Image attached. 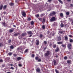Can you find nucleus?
Instances as JSON below:
<instances>
[{
  "mask_svg": "<svg viewBox=\"0 0 73 73\" xmlns=\"http://www.w3.org/2000/svg\"><path fill=\"white\" fill-rule=\"evenodd\" d=\"M58 44H62V42H57Z\"/></svg>",
  "mask_w": 73,
  "mask_h": 73,
  "instance_id": "16",
  "label": "nucleus"
},
{
  "mask_svg": "<svg viewBox=\"0 0 73 73\" xmlns=\"http://www.w3.org/2000/svg\"><path fill=\"white\" fill-rule=\"evenodd\" d=\"M0 62H3V60L2 59H1L0 60Z\"/></svg>",
  "mask_w": 73,
  "mask_h": 73,
  "instance_id": "49",
  "label": "nucleus"
},
{
  "mask_svg": "<svg viewBox=\"0 0 73 73\" xmlns=\"http://www.w3.org/2000/svg\"><path fill=\"white\" fill-rule=\"evenodd\" d=\"M60 16L61 17H62V16H63V14H62V13H60Z\"/></svg>",
  "mask_w": 73,
  "mask_h": 73,
  "instance_id": "36",
  "label": "nucleus"
},
{
  "mask_svg": "<svg viewBox=\"0 0 73 73\" xmlns=\"http://www.w3.org/2000/svg\"><path fill=\"white\" fill-rule=\"evenodd\" d=\"M62 47H65V45H62Z\"/></svg>",
  "mask_w": 73,
  "mask_h": 73,
  "instance_id": "58",
  "label": "nucleus"
},
{
  "mask_svg": "<svg viewBox=\"0 0 73 73\" xmlns=\"http://www.w3.org/2000/svg\"><path fill=\"white\" fill-rule=\"evenodd\" d=\"M10 48H11V49H13L14 48L13 46H10Z\"/></svg>",
  "mask_w": 73,
  "mask_h": 73,
  "instance_id": "35",
  "label": "nucleus"
},
{
  "mask_svg": "<svg viewBox=\"0 0 73 73\" xmlns=\"http://www.w3.org/2000/svg\"><path fill=\"white\" fill-rule=\"evenodd\" d=\"M31 25H33L34 24V22L33 21H32L31 23Z\"/></svg>",
  "mask_w": 73,
  "mask_h": 73,
  "instance_id": "21",
  "label": "nucleus"
},
{
  "mask_svg": "<svg viewBox=\"0 0 73 73\" xmlns=\"http://www.w3.org/2000/svg\"><path fill=\"white\" fill-rule=\"evenodd\" d=\"M60 27H64V24L62 23H61L60 25Z\"/></svg>",
  "mask_w": 73,
  "mask_h": 73,
  "instance_id": "23",
  "label": "nucleus"
},
{
  "mask_svg": "<svg viewBox=\"0 0 73 73\" xmlns=\"http://www.w3.org/2000/svg\"><path fill=\"white\" fill-rule=\"evenodd\" d=\"M36 44L37 45H39V40H36Z\"/></svg>",
  "mask_w": 73,
  "mask_h": 73,
  "instance_id": "6",
  "label": "nucleus"
},
{
  "mask_svg": "<svg viewBox=\"0 0 73 73\" xmlns=\"http://www.w3.org/2000/svg\"><path fill=\"white\" fill-rule=\"evenodd\" d=\"M69 37H73L72 35H69Z\"/></svg>",
  "mask_w": 73,
  "mask_h": 73,
  "instance_id": "48",
  "label": "nucleus"
},
{
  "mask_svg": "<svg viewBox=\"0 0 73 73\" xmlns=\"http://www.w3.org/2000/svg\"><path fill=\"white\" fill-rule=\"evenodd\" d=\"M69 12H66V15H69Z\"/></svg>",
  "mask_w": 73,
  "mask_h": 73,
  "instance_id": "31",
  "label": "nucleus"
},
{
  "mask_svg": "<svg viewBox=\"0 0 73 73\" xmlns=\"http://www.w3.org/2000/svg\"><path fill=\"white\" fill-rule=\"evenodd\" d=\"M2 23L4 27H5V26H6V25H5V22H3Z\"/></svg>",
  "mask_w": 73,
  "mask_h": 73,
  "instance_id": "19",
  "label": "nucleus"
},
{
  "mask_svg": "<svg viewBox=\"0 0 73 73\" xmlns=\"http://www.w3.org/2000/svg\"><path fill=\"white\" fill-rule=\"evenodd\" d=\"M36 71L37 72H38V73H39L40 72V68H37L36 69Z\"/></svg>",
  "mask_w": 73,
  "mask_h": 73,
  "instance_id": "8",
  "label": "nucleus"
},
{
  "mask_svg": "<svg viewBox=\"0 0 73 73\" xmlns=\"http://www.w3.org/2000/svg\"><path fill=\"white\" fill-rule=\"evenodd\" d=\"M58 1L60 2V3H61V4H63V3L62 2V1H61V0H58Z\"/></svg>",
  "mask_w": 73,
  "mask_h": 73,
  "instance_id": "22",
  "label": "nucleus"
},
{
  "mask_svg": "<svg viewBox=\"0 0 73 73\" xmlns=\"http://www.w3.org/2000/svg\"><path fill=\"white\" fill-rule=\"evenodd\" d=\"M41 16V17H42L43 16H44V15H43V14H42L40 15Z\"/></svg>",
  "mask_w": 73,
  "mask_h": 73,
  "instance_id": "54",
  "label": "nucleus"
},
{
  "mask_svg": "<svg viewBox=\"0 0 73 73\" xmlns=\"http://www.w3.org/2000/svg\"><path fill=\"white\" fill-rule=\"evenodd\" d=\"M7 73H11L10 72H7Z\"/></svg>",
  "mask_w": 73,
  "mask_h": 73,
  "instance_id": "60",
  "label": "nucleus"
},
{
  "mask_svg": "<svg viewBox=\"0 0 73 73\" xmlns=\"http://www.w3.org/2000/svg\"><path fill=\"white\" fill-rule=\"evenodd\" d=\"M32 57H35V54H32Z\"/></svg>",
  "mask_w": 73,
  "mask_h": 73,
  "instance_id": "45",
  "label": "nucleus"
},
{
  "mask_svg": "<svg viewBox=\"0 0 73 73\" xmlns=\"http://www.w3.org/2000/svg\"><path fill=\"white\" fill-rule=\"evenodd\" d=\"M27 20L29 21H30L31 20V18H28Z\"/></svg>",
  "mask_w": 73,
  "mask_h": 73,
  "instance_id": "37",
  "label": "nucleus"
},
{
  "mask_svg": "<svg viewBox=\"0 0 73 73\" xmlns=\"http://www.w3.org/2000/svg\"><path fill=\"white\" fill-rule=\"evenodd\" d=\"M70 7H73V4H70Z\"/></svg>",
  "mask_w": 73,
  "mask_h": 73,
  "instance_id": "40",
  "label": "nucleus"
},
{
  "mask_svg": "<svg viewBox=\"0 0 73 73\" xmlns=\"http://www.w3.org/2000/svg\"><path fill=\"white\" fill-rule=\"evenodd\" d=\"M56 15V12H53L52 13H50L49 15L50 16H53V15Z\"/></svg>",
  "mask_w": 73,
  "mask_h": 73,
  "instance_id": "4",
  "label": "nucleus"
},
{
  "mask_svg": "<svg viewBox=\"0 0 73 73\" xmlns=\"http://www.w3.org/2000/svg\"><path fill=\"white\" fill-rule=\"evenodd\" d=\"M53 47L54 48H56V44L53 45Z\"/></svg>",
  "mask_w": 73,
  "mask_h": 73,
  "instance_id": "29",
  "label": "nucleus"
},
{
  "mask_svg": "<svg viewBox=\"0 0 73 73\" xmlns=\"http://www.w3.org/2000/svg\"><path fill=\"white\" fill-rule=\"evenodd\" d=\"M27 35V34L26 33H23L22 34V36H25Z\"/></svg>",
  "mask_w": 73,
  "mask_h": 73,
  "instance_id": "14",
  "label": "nucleus"
},
{
  "mask_svg": "<svg viewBox=\"0 0 73 73\" xmlns=\"http://www.w3.org/2000/svg\"><path fill=\"white\" fill-rule=\"evenodd\" d=\"M56 20V18L55 17H52L50 19V21L51 22H53Z\"/></svg>",
  "mask_w": 73,
  "mask_h": 73,
  "instance_id": "2",
  "label": "nucleus"
},
{
  "mask_svg": "<svg viewBox=\"0 0 73 73\" xmlns=\"http://www.w3.org/2000/svg\"><path fill=\"white\" fill-rule=\"evenodd\" d=\"M18 35H20V33H16L14 35V36H18Z\"/></svg>",
  "mask_w": 73,
  "mask_h": 73,
  "instance_id": "17",
  "label": "nucleus"
},
{
  "mask_svg": "<svg viewBox=\"0 0 73 73\" xmlns=\"http://www.w3.org/2000/svg\"><path fill=\"white\" fill-rule=\"evenodd\" d=\"M48 2H50L51 0H48Z\"/></svg>",
  "mask_w": 73,
  "mask_h": 73,
  "instance_id": "59",
  "label": "nucleus"
},
{
  "mask_svg": "<svg viewBox=\"0 0 73 73\" xmlns=\"http://www.w3.org/2000/svg\"><path fill=\"white\" fill-rule=\"evenodd\" d=\"M44 44H47V42L46 41H44Z\"/></svg>",
  "mask_w": 73,
  "mask_h": 73,
  "instance_id": "43",
  "label": "nucleus"
},
{
  "mask_svg": "<svg viewBox=\"0 0 73 73\" xmlns=\"http://www.w3.org/2000/svg\"><path fill=\"white\" fill-rule=\"evenodd\" d=\"M45 19H43V22H45Z\"/></svg>",
  "mask_w": 73,
  "mask_h": 73,
  "instance_id": "56",
  "label": "nucleus"
},
{
  "mask_svg": "<svg viewBox=\"0 0 73 73\" xmlns=\"http://www.w3.org/2000/svg\"><path fill=\"white\" fill-rule=\"evenodd\" d=\"M39 15L38 14V15H36V17H39Z\"/></svg>",
  "mask_w": 73,
  "mask_h": 73,
  "instance_id": "53",
  "label": "nucleus"
},
{
  "mask_svg": "<svg viewBox=\"0 0 73 73\" xmlns=\"http://www.w3.org/2000/svg\"><path fill=\"white\" fill-rule=\"evenodd\" d=\"M62 33H63V31H60L59 33H58V34H60H60H62Z\"/></svg>",
  "mask_w": 73,
  "mask_h": 73,
  "instance_id": "26",
  "label": "nucleus"
},
{
  "mask_svg": "<svg viewBox=\"0 0 73 73\" xmlns=\"http://www.w3.org/2000/svg\"><path fill=\"white\" fill-rule=\"evenodd\" d=\"M71 1V0H67V1L69 2V1Z\"/></svg>",
  "mask_w": 73,
  "mask_h": 73,
  "instance_id": "57",
  "label": "nucleus"
},
{
  "mask_svg": "<svg viewBox=\"0 0 73 73\" xmlns=\"http://www.w3.org/2000/svg\"><path fill=\"white\" fill-rule=\"evenodd\" d=\"M16 56H17V55L16 54H14V57H16Z\"/></svg>",
  "mask_w": 73,
  "mask_h": 73,
  "instance_id": "55",
  "label": "nucleus"
},
{
  "mask_svg": "<svg viewBox=\"0 0 73 73\" xmlns=\"http://www.w3.org/2000/svg\"><path fill=\"white\" fill-rule=\"evenodd\" d=\"M55 71H56V73H58V70H57L56 69H55Z\"/></svg>",
  "mask_w": 73,
  "mask_h": 73,
  "instance_id": "42",
  "label": "nucleus"
},
{
  "mask_svg": "<svg viewBox=\"0 0 73 73\" xmlns=\"http://www.w3.org/2000/svg\"><path fill=\"white\" fill-rule=\"evenodd\" d=\"M42 28L43 29H45V26L44 25L42 26Z\"/></svg>",
  "mask_w": 73,
  "mask_h": 73,
  "instance_id": "30",
  "label": "nucleus"
},
{
  "mask_svg": "<svg viewBox=\"0 0 73 73\" xmlns=\"http://www.w3.org/2000/svg\"><path fill=\"white\" fill-rule=\"evenodd\" d=\"M54 65H56V60H54Z\"/></svg>",
  "mask_w": 73,
  "mask_h": 73,
  "instance_id": "18",
  "label": "nucleus"
},
{
  "mask_svg": "<svg viewBox=\"0 0 73 73\" xmlns=\"http://www.w3.org/2000/svg\"><path fill=\"white\" fill-rule=\"evenodd\" d=\"M50 54V52L48 50L44 54V56L46 57H47V56H48Z\"/></svg>",
  "mask_w": 73,
  "mask_h": 73,
  "instance_id": "1",
  "label": "nucleus"
},
{
  "mask_svg": "<svg viewBox=\"0 0 73 73\" xmlns=\"http://www.w3.org/2000/svg\"><path fill=\"white\" fill-rule=\"evenodd\" d=\"M13 31H14V29H11L9 30V32L10 33H12V32H13Z\"/></svg>",
  "mask_w": 73,
  "mask_h": 73,
  "instance_id": "7",
  "label": "nucleus"
},
{
  "mask_svg": "<svg viewBox=\"0 0 73 73\" xmlns=\"http://www.w3.org/2000/svg\"><path fill=\"white\" fill-rule=\"evenodd\" d=\"M6 8H7V5H5L3 7V9H6Z\"/></svg>",
  "mask_w": 73,
  "mask_h": 73,
  "instance_id": "32",
  "label": "nucleus"
},
{
  "mask_svg": "<svg viewBox=\"0 0 73 73\" xmlns=\"http://www.w3.org/2000/svg\"><path fill=\"white\" fill-rule=\"evenodd\" d=\"M28 49H26L25 51V53H27V52H28Z\"/></svg>",
  "mask_w": 73,
  "mask_h": 73,
  "instance_id": "33",
  "label": "nucleus"
},
{
  "mask_svg": "<svg viewBox=\"0 0 73 73\" xmlns=\"http://www.w3.org/2000/svg\"><path fill=\"white\" fill-rule=\"evenodd\" d=\"M11 40H9L8 41V43H11Z\"/></svg>",
  "mask_w": 73,
  "mask_h": 73,
  "instance_id": "38",
  "label": "nucleus"
},
{
  "mask_svg": "<svg viewBox=\"0 0 73 73\" xmlns=\"http://www.w3.org/2000/svg\"><path fill=\"white\" fill-rule=\"evenodd\" d=\"M40 38H42V34H40Z\"/></svg>",
  "mask_w": 73,
  "mask_h": 73,
  "instance_id": "41",
  "label": "nucleus"
},
{
  "mask_svg": "<svg viewBox=\"0 0 73 73\" xmlns=\"http://www.w3.org/2000/svg\"><path fill=\"white\" fill-rule=\"evenodd\" d=\"M3 44H1V43H0V46H3Z\"/></svg>",
  "mask_w": 73,
  "mask_h": 73,
  "instance_id": "50",
  "label": "nucleus"
},
{
  "mask_svg": "<svg viewBox=\"0 0 73 73\" xmlns=\"http://www.w3.org/2000/svg\"><path fill=\"white\" fill-rule=\"evenodd\" d=\"M22 15L24 17H26V15L25 12L23 11L22 13Z\"/></svg>",
  "mask_w": 73,
  "mask_h": 73,
  "instance_id": "3",
  "label": "nucleus"
},
{
  "mask_svg": "<svg viewBox=\"0 0 73 73\" xmlns=\"http://www.w3.org/2000/svg\"><path fill=\"white\" fill-rule=\"evenodd\" d=\"M3 5H1L0 6V10H2L3 9Z\"/></svg>",
  "mask_w": 73,
  "mask_h": 73,
  "instance_id": "10",
  "label": "nucleus"
},
{
  "mask_svg": "<svg viewBox=\"0 0 73 73\" xmlns=\"http://www.w3.org/2000/svg\"><path fill=\"white\" fill-rule=\"evenodd\" d=\"M6 59H7V60H10V58L8 57V58H6Z\"/></svg>",
  "mask_w": 73,
  "mask_h": 73,
  "instance_id": "47",
  "label": "nucleus"
},
{
  "mask_svg": "<svg viewBox=\"0 0 73 73\" xmlns=\"http://www.w3.org/2000/svg\"><path fill=\"white\" fill-rule=\"evenodd\" d=\"M32 34L31 35L29 36V37H31L32 36Z\"/></svg>",
  "mask_w": 73,
  "mask_h": 73,
  "instance_id": "62",
  "label": "nucleus"
},
{
  "mask_svg": "<svg viewBox=\"0 0 73 73\" xmlns=\"http://www.w3.org/2000/svg\"><path fill=\"white\" fill-rule=\"evenodd\" d=\"M27 33L28 34H30V35H33L32 31H29L27 32Z\"/></svg>",
  "mask_w": 73,
  "mask_h": 73,
  "instance_id": "11",
  "label": "nucleus"
},
{
  "mask_svg": "<svg viewBox=\"0 0 73 73\" xmlns=\"http://www.w3.org/2000/svg\"><path fill=\"white\" fill-rule=\"evenodd\" d=\"M57 39L58 41H60L61 40V37L59 36L58 37Z\"/></svg>",
  "mask_w": 73,
  "mask_h": 73,
  "instance_id": "9",
  "label": "nucleus"
},
{
  "mask_svg": "<svg viewBox=\"0 0 73 73\" xmlns=\"http://www.w3.org/2000/svg\"><path fill=\"white\" fill-rule=\"evenodd\" d=\"M10 69H12V70H14V68L12 67H11Z\"/></svg>",
  "mask_w": 73,
  "mask_h": 73,
  "instance_id": "44",
  "label": "nucleus"
},
{
  "mask_svg": "<svg viewBox=\"0 0 73 73\" xmlns=\"http://www.w3.org/2000/svg\"><path fill=\"white\" fill-rule=\"evenodd\" d=\"M58 50H59V48H58V47H57L55 49V52H58Z\"/></svg>",
  "mask_w": 73,
  "mask_h": 73,
  "instance_id": "13",
  "label": "nucleus"
},
{
  "mask_svg": "<svg viewBox=\"0 0 73 73\" xmlns=\"http://www.w3.org/2000/svg\"><path fill=\"white\" fill-rule=\"evenodd\" d=\"M39 20H42V19H41V18H39Z\"/></svg>",
  "mask_w": 73,
  "mask_h": 73,
  "instance_id": "63",
  "label": "nucleus"
},
{
  "mask_svg": "<svg viewBox=\"0 0 73 73\" xmlns=\"http://www.w3.org/2000/svg\"><path fill=\"white\" fill-rule=\"evenodd\" d=\"M71 62L70 60H68L67 61V63H68V64H70Z\"/></svg>",
  "mask_w": 73,
  "mask_h": 73,
  "instance_id": "25",
  "label": "nucleus"
},
{
  "mask_svg": "<svg viewBox=\"0 0 73 73\" xmlns=\"http://www.w3.org/2000/svg\"><path fill=\"white\" fill-rule=\"evenodd\" d=\"M64 38L65 40H68V36L67 35H66L64 36Z\"/></svg>",
  "mask_w": 73,
  "mask_h": 73,
  "instance_id": "12",
  "label": "nucleus"
},
{
  "mask_svg": "<svg viewBox=\"0 0 73 73\" xmlns=\"http://www.w3.org/2000/svg\"><path fill=\"white\" fill-rule=\"evenodd\" d=\"M71 46H72V44H68V47L69 49H71V48L70 47H71Z\"/></svg>",
  "mask_w": 73,
  "mask_h": 73,
  "instance_id": "5",
  "label": "nucleus"
},
{
  "mask_svg": "<svg viewBox=\"0 0 73 73\" xmlns=\"http://www.w3.org/2000/svg\"><path fill=\"white\" fill-rule=\"evenodd\" d=\"M64 58L65 59V60H66V59L68 58V57H67L66 56H65Z\"/></svg>",
  "mask_w": 73,
  "mask_h": 73,
  "instance_id": "39",
  "label": "nucleus"
},
{
  "mask_svg": "<svg viewBox=\"0 0 73 73\" xmlns=\"http://www.w3.org/2000/svg\"><path fill=\"white\" fill-rule=\"evenodd\" d=\"M9 5L11 6H12L13 5H14V4L12 3H10Z\"/></svg>",
  "mask_w": 73,
  "mask_h": 73,
  "instance_id": "20",
  "label": "nucleus"
},
{
  "mask_svg": "<svg viewBox=\"0 0 73 73\" xmlns=\"http://www.w3.org/2000/svg\"><path fill=\"white\" fill-rule=\"evenodd\" d=\"M19 39H21L22 38V36H21V35L19 36Z\"/></svg>",
  "mask_w": 73,
  "mask_h": 73,
  "instance_id": "34",
  "label": "nucleus"
},
{
  "mask_svg": "<svg viewBox=\"0 0 73 73\" xmlns=\"http://www.w3.org/2000/svg\"><path fill=\"white\" fill-rule=\"evenodd\" d=\"M21 59V57H18L17 58V61H19V60H20Z\"/></svg>",
  "mask_w": 73,
  "mask_h": 73,
  "instance_id": "15",
  "label": "nucleus"
},
{
  "mask_svg": "<svg viewBox=\"0 0 73 73\" xmlns=\"http://www.w3.org/2000/svg\"><path fill=\"white\" fill-rule=\"evenodd\" d=\"M35 59L36 60H38V57L37 56H36L35 57Z\"/></svg>",
  "mask_w": 73,
  "mask_h": 73,
  "instance_id": "24",
  "label": "nucleus"
},
{
  "mask_svg": "<svg viewBox=\"0 0 73 73\" xmlns=\"http://www.w3.org/2000/svg\"><path fill=\"white\" fill-rule=\"evenodd\" d=\"M19 66H22V65H21V64H19Z\"/></svg>",
  "mask_w": 73,
  "mask_h": 73,
  "instance_id": "52",
  "label": "nucleus"
},
{
  "mask_svg": "<svg viewBox=\"0 0 73 73\" xmlns=\"http://www.w3.org/2000/svg\"><path fill=\"white\" fill-rule=\"evenodd\" d=\"M70 42H73V40L72 39H70Z\"/></svg>",
  "mask_w": 73,
  "mask_h": 73,
  "instance_id": "27",
  "label": "nucleus"
},
{
  "mask_svg": "<svg viewBox=\"0 0 73 73\" xmlns=\"http://www.w3.org/2000/svg\"><path fill=\"white\" fill-rule=\"evenodd\" d=\"M52 44H50V45H49V46H50V47H52Z\"/></svg>",
  "mask_w": 73,
  "mask_h": 73,
  "instance_id": "51",
  "label": "nucleus"
},
{
  "mask_svg": "<svg viewBox=\"0 0 73 73\" xmlns=\"http://www.w3.org/2000/svg\"><path fill=\"white\" fill-rule=\"evenodd\" d=\"M41 61V59H39L38 60V61L39 62H40V61Z\"/></svg>",
  "mask_w": 73,
  "mask_h": 73,
  "instance_id": "46",
  "label": "nucleus"
},
{
  "mask_svg": "<svg viewBox=\"0 0 73 73\" xmlns=\"http://www.w3.org/2000/svg\"><path fill=\"white\" fill-rule=\"evenodd\" d=\"M13 27H16V25H13Z\"/></svg>",
  "mask_w": 73,
  "mask_h": 73,
  "instance_id": "61",
  "label": "nucleus"
},
{
  "mask_svg": "<svg viewBox=\"0 0 73 73\" xmlns=\"http://www.w3.org/2000/svg\"><path fill=\"white\" fill-rule=\"evenodd\" d=\"M10 65H11V66H13V64H11Z\"/></svg>",
  "mask_w": 73,
  "mask_h": 73,
  "instance_id": "64",
  "label": "nucleus"
},
{
  "mask_svg": "<svg viewBox=\"0 0 73 73\" xmlns=\"http://www.w3.org/2000/svg\"><path fill=\"white\" fill-rule=\"evenodd\" d=\"M8 54L9 56H11V55L12 54V53L11 52H9L8 53Z\"/></svg>",
  "mask_w": 73,
  "mask_h": 73,
  "instance_id": "28",
  "label": "nucleus"
}]
</instances>
